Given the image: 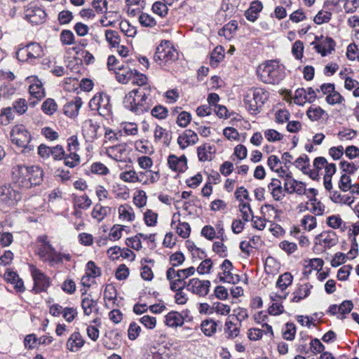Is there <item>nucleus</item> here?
<instances>
[{"instance_id": "1", "label": "nucleus", "mask_w": 359, "mask_h": 359, "mask_svg": "<svg viewBox=\"0 0 359 359\" xmlns=\"http://www.w3.org/2000/svg\"><path fill=\"white\" fill-rule=\"evenodd\" d=\"M284 66L280 65L276 60L267 61L263 65H260L257 69V74L260 80L269 84L278 83L285 77Z\"/></svg>"}, {"instance_id": "2", "label": "nucleus", "mask_w": 359, "mask_h": 359, "mask_svg": "<svg viewBox=\"0 0 359 359\" xmlns=\"http://www.w3.org/2000/svg\"><path fill=\"white\" fill-rule=\"evenodd\" d=\"M268 99V93L261 88H250L245 91L243 101L246 109L251 114L259 113L266 100Z\"/></svg>"}, {"instance_id": "3", "label": "nucleus", "mask_w": 359, "mask_h": 359, "mask_svg": "<svg viewBox=\"0 0 359 359\" xmlns=\"http://www.w3.org/2000/svg\"><path fill=\"white\" fill-rule=\"evenodd\" d=\"M178 57V53L169 41L163 40L157 46L154 55V60L159 65H165L175 62Z\"/></svg>"}, {"instance_id": "4", "label": "nucleus", "mask_w": 359, "mask_h": 359, "mask_svg": "<svg viewBox=\"0 0 359 359\" xmlns=\"http://www.w3.org/2000/svg\"><path fill=\"white\" fill-rule=\"evenodd\" d=\"M11 137L12 142L21 148L22 152L29 153L33 150L34 147L29 144L32 139L31 135L23 126H15L11 132Z\"/></svg>"}, {"instance_id": "5", "label": "nucleus", "mask_w": 359, "mask_h": 359, "mask_svg": "<svg viewBox=\"0 0 359 359\" xmlns=\"http://www.w3.org/2000/svg\"><path fill=\"white\" fill-rule=\"evenodd\" d=\"M89 107L93 111H97L103 117L109 116L111 114L109 97L103 93L95 95L90 100Z\"/></svg>"}, {"instance_id": "6", "label": "nucleus", "mask_w": 359, "mask_h": 359, "mask_svg": "<svg viewBox=\"0 0 359 359\" xmlns=\"http://www.w3.org/2000/svg\"><path fill=\"white\" fill-rule=\"evenodd\" d=\"M151 89L149 86L139 87L135 89V93H137V107H136V114H140L148 111L153 104V97L151 94Z\"/></svg>"}, {"instance_id": "7", "label": "nucleus", "mask_w": 359, "mask_h": 359, "mask_svg": "<svg viewBox=\"0 0 359 359\" xmlns=\"http://www.w3.org/2000/svg\"><path fill=\"white\" fill-rule=\"evenodd\" d=\"M29 269L34 280L32 292L35 294H39L41 292L46 291L50 286V278L34 265H30Z\"/></svg>"}, {"instance_id": "8", "label": "nucleus", "mask_w": 359, "mask_h": 359, "mask_svg": "<svg viewBox=\"0 0 359 359\" xmlns=\"http://www.w3.org/2000/svg\"><path fill=\"white\" fill-rule=\"evenodd\" d=\"M29 167L24 165H18L13 168V179L18 187L29 189L31 188V184L28 181L29 177Z\"/></svg>"}, {"instance_id": "9", "label": "nucleus", "mask_w": 359, "mask_h": 359, "mask_svg": "<svg viewBox=\"0 0 359 359\" xmlns=\"http://www.w3.org/2000/svg\"><path fill=\"white\" fill-rule=\"evenodd\" d=\"M210 285V280L191 278L187 285V290L199 297H205L209 292Z\"/></svg>"}, {"instance_id": "10", "label": "nucleus", "mask_w": 359, "mask_h": 359, "mask_svg": "<svg viewBox=\"0 0 359 359\" xmlns=\"http://www.w3.org/2000/svg\"><path fill=\"white\" fill-rule=\"evenodd\" d=\"M37 241L41 243L39 248V255L43 262H48L50 264V258L55 254V248L48 241L46 235L40 236Z\"/></svg>"}, {"instance_id": "11", "label": "nucleus", "mask_w": 359, "mask_h": 359, "mask_svg": "<svg viewBox=\"0 0 359 359\" xmlns=\"http://www.w3.org/2000/svg\"><path fill=\"white\" fill-rule=\"evenodd\" d=\"M100 129V124L92 119L85 121L83 123L82 132L86 141L92 142L96 140L99 137L98 130Z\"/></svg>"}, {"instance_id": "12", "label": "nucleus", "mask_w": 359, "mask_h": 359, "mask_svg": "<svg viewBox=\"0 0 359 359\" xmlns=\"http://www.w3.org/2000/svg\"><path fill=\"white\" fill-rule=\"evenodd\" d=\"M20 199L19 193L14 190L10 184L0 187V203L11 204Z\"/></svg>"}, {"instance_id": "13", "label": "nucleus", "mask_w": 359, "mask_h": 359, "mask_svg": "<svg viewBox=\"0 0 359 359\" xmlns=\"http://www.w3.org/2000/svg\"><path fill=\"white\" fill-rule=\"evenodd\" d=\"M311 44L314 45L316 52L320 53L323 57L331 54L336 45L334 41L329 36L325 37L320 43H316V41H313Z\"/></svg>"}, {"instance_id": "14", "label": "nucleus", "mask_w": 359, "mask_h": 359, "mask_svg": "<svg viewBox=\"0 0 359 359\" xmlns=\"http://www.w3.org/2000/svg\"><path fill=\"white\" fill-rule=\"evenodd\" d=\"M198 140L197 134L191 130H186L177 138V143L182 149H186L189 144H195Z\"/></svg>"}, {"instance_id": "15", "label": "nucleus", "mask_w": 359, "mask_h": 359, "mask_svg": "<svg viewBox=\"0 0 359 359\" xmlns=\"http://www.w3.org/2000/svg\"><path fill=\"white\" fill-rule=\"evenodd\" d=\"M316 241H318L320 244L324 243L326 248H331L338 243V236L337 233L333 231H327L322 232L315 238Z\"/></svg>"}, {"instance_id": "16", "label": "nucleus", "mask_w": 359, "mask_h": 359, "mask_svg": "<svg viewBox=\"0 0 359 359\" xmlns=\"http://www.w3.org/2000/svg\"><path fill=\"white\" fill-rule=\"evenodd\" d=\"M82 105L81 98L76 97L74 100L67 102L64 105V114L69 117H74L78 115L79 110Z\"/></svg>"}, {"instance_id": "17", "label": "nucleus", "mask_w": 359, "mask_h": 359, "mask_svg": "<svg viewBox=\"0 0 359 359\" xmlns=\"http://www.w3.org/2000/svg\"><path fill=\"white\" fill-rule=\"evenodd\" d=\"M46 17V12L39 7L28 9L27 11L26 18L29 19L32 23H41L45 20Z\"/></svg>"}, {"instance_id": "18", "label": "nucleus", "mask_w": 359, "mask_h": 359, "mask_svg": "<svg viewBox=\"0 0 359 359\" xmlns=\"http://www.w3.org/2000/svg\"><path fill=\"white\" fill-rule=\"evenodd\" d=\"M28 181L32 186L39 185L43 181V170L39 166H29Z\"/></svg>"}, {"instance_id": "19", "label": "nucleus", "mask_w": 359, "mask_h": 359, "mask_svg": "<svg viewBox=\"0 0 359 359\" xmlns=\"http://www.w3.org/2000/svg\"><path fill=\"white\" fill-rule=\"evenodd\" d=\"M263 6L261 1H254L250 4V8L245 11V17L249 21L255 22Z\"/></svg>"}, {"instance_id": "20", "label": "nucleus", "mask_w": 359, "mask_h": 359, "mask_svg": "<svg viewBox=\"0 0 359 359\" xmlns=\"http://www.w3.org/2000/svg\"><path fill=\"white\" fill-rule=\"evenodd\" d=\"M313 287L309 283L299 285L298 287L293 292V298L292 302H299L302 299L306 298L311 292V289Z\"/></svg>"}, {"instance_id": "21", "label": "nucleus", "mask_w": 359, "mask_h": 359, "mask_svg": "<svg viewBox=\"0 0 359 359\" xmlns=\"http://www.w3.org/2000/svg\"><path fill=\"white\" fill-rule=\"evenodd\" d=\"M215 152V147L208 144H204L197 149V154L200 161H211L212 155Z\"/></svg>"}, {"instance_id": "22", "label": "nucleus", "mask_w": 359, "mask_h": 359, "mask_svg": "<svg viewBox=\"0 0 359 359\" xmlns=\"http://www.w3.org/2000/svg\"><path fill=\"white\" fill-rule=\"evenodd\" d=\"M223 273L226 276V282L229 283L236 284L239 281V276L231 273L233 269L232 263L229 259H224L221 265Z\"/></svg>"}, {"instance_id": "23", "label": "nucleus", "mask_w": 359, "mask_h": 359, "mask_svg": "<svg viewBox=\"0 0 359 359\" xmlns=\"http://www.w3.org/2000/svg\"><path fill=\"white\" fill-rule=\"evenodd\" d=\"M166 325L172 327L182 326L184 324V318L177 311H170L165 316Z\"/></svg>"}, {"instance_id": "24", "label": "nucleus", "mask_w": 359, "mask_h": 359, "mask_svg": "<svg viewBox=\"0 0 359 359\" xmlns=\"http://www.w3.org/2000/svg\"><path fill=\"white\" fill-rule=\"evenodd\" d=\"M118 72H116V76L120 83H127L135 75V72L128 67L118 66L116 67Z\"/></svg>"}, {"instance_id": "25", "label": "nucleus", "mask_w": 359, "mask_h": 359, "mask_svg": "<svg viewBox=\"0 0 359 359\" xmlns=\"http://www.w3.org/2000/svg\"><path fill=\"white\" fill-rule=\"evenodd\" d=\"M137 100V93H135V89H134L126 95L123 104L126 109L136 113Z\"/></svg>"}, {"instance_id": "26", "label": "nucleus", "mask_w": 359, "mask_h": 359, "mask_svg": "<svg viewBox=\"0 0 359 359\" xmlns=\"http://www.w3.org/2000/svg\"><path fill=\"white\" fill-rule=\"evenodd\" d=\"M84 340L79 332H75L72 334L67 342V347L71 351H74V347L79 348L84 345Z\"/></svg>"}, {"instance_id": "27", "label": "nucleus", "mask_w": 359, "mask_h": 359, "mask_svg": "<svg viewBox=\"0 0 359 359\" xmlns=\"http://www.w3.org/2000/svg\"><path fill=\"white\" fill-rule=\"evenodd\" d=\"M168 164L169 168L175 172H182L186 170L185 163L180 162V158L174 154L168 156Z\"/></svg>"}, {"instance_id": "28", "label": "nucleus", "mask_w": 359, "mask_h": 359, "mask_svg": "<svg viewBox=\"0 0 359 359\" xmlns=\"http://www.w3.org/2000/svg\"><path fill=\"white\" fill-rule=\"evenodd\" d=\"M217 326V323L212 319L203 320L201 325L202 332L208 337L212 336L216 332Z\"/></svg>"}, {"instance_id": "29", "label": "nucleus", "mask_w": 359, "mask_h": 359, "mask_svg": "<svg viewBox=\"0 0 359 359\" xmlns=\"http://www.w3.org/2000/svg\"><path fill=\"white\" fill-rule=\"evenodd\" d=\"M69 262L72 259V255L69 253L60 252L55 250V254L50 258V266H54L57 264H62L63 260Z\"/></svg>"}, {"instance_id": "30", "label": "nucleus", "mask_w": 359, "mask_h": 359, "mask_svg": "<svg viewBox=\"0 0 359 359\" xmlns=\"http://www.w3.org/2000/svg\"><path fill=\"white\" fill-rule=\"evenodd\" d=\"M29 59H36L43 55V49L37 43H30L27 45Z\"/></svg>"}, {"instance_id": "31", "label": "nucleus", "mask_w": 359, "mask_h": 359, "mask_svg": "<svg viewBox=\"0 0 359 359\" xmlns=\"http://www.w3.org/2000/svg\"><path fill=\"white\" fill-rule=\"evenodd\" d=\"M293 276L289 272L280 275L276 282V287L282 291L285 290L292 283Z\"/></svg>"}, {"instance_id": "32", "label": "nucleus", "mask_w": 359, "mask_h": 359, "mask_svg": "<svg viewBox=\"0 0 359 359\" xmlns=\"http://www.w3.org/2000/svg\"><path fill=\"white\" fill-rule=\"evenodd\" d=\"M120 218L133 221L135 219V213L133 208L128 204L121 205L118 208Z\"/></svg>"}, {"instance_id": "33", "label": "nucleus", "mask_w": 359, "mask_h": 359, "mask_svg": "<svg viewBox=\"0 0 359 359\" xmlns=\"http://www.w3.org/2000/svg\"><path fill=\"white\" fill-rule=\"evenodd\" d=\"M29 93L33 97L36 98L37 100H41L45 97V91L42 86V83H33L29 86Z\"/></svg>"}, {"instance_id": "34", "label": "nucleus", "mask_w": 359, "mask_h": 359, "mask_svg": "<svg viewBox=\"0 0 359 359\" xmlns=\"http://www.w3.org/2000/svg\"><path fill=\"white\" fill-rule=\"evenodd\" d=\"M109 211L108 207H103L100 204H97L92 211V217L98 222H101L107 215Z\"/></svg>"}, {"instance_id": "35", "label": "nucleus", "mask_w": 359, "mask_h": 359, "mask_svg": "<svg viewBox=\"0 0 359 359\" xmlns=\"http://www.w3.org/2000/svg\"><path fill=\"white\" fill-rule=\"evenodd\" d=\"M224 331L228 334L229 338L233 339L239 334L240 326H237L232 321L227 319L225 323Z\"/></svg>"}, {"instance_id": "36", "label": "nucleus", "mask_w": 359, "mask_h": 359, "mask_svg": "<svg viewBox=\"0 0 359 359\" xmlns=\"http://www.w3.org/2000/svg\"><path fill=\"white\" fill-rule=\"evenodd\" d=\"M307 116L312 121H318L322 118L324 115H327L325 111L320 107L313 108L309 107L307 110Z\"/></svg>"}, {"instance_id": "37", "label": "nucleus", "mask_w": 359, "mask_h": 359, "mask_svg": "<svg viewBox=\"0 0 359 359\" xmlns=\"http://www.w3.org/2000/svg\"><path fill=\"white\" fill-rule=\"evenodd\" d=\"M154 138L156 141L164 138V144L168 146L171 142V136L166 132L165 129L157 126L154 131Z\"/></svg>"}, {"instance_id": "38", "label": "nucleus", "mask_w": 359, "mask_h": 359, "mask_svg": "<svg viewBox=\"0 0 359 359\" xmlns=\"http://www.w3.org/2000/svg\"><path fill=\"white\" fill-rule=\"evenodd\" d=\"M57 108L55 101L52 98L46 99L41 105V110L47 115L53 114Z\"/></svg>"}, {"instance_id": "39", "label": "nucleus", "mask_w": 359, "mask_h": 359, "mask_svg": "<svg viewBox=\"0 0 359 359\" xmlns=\"http://www.w3.org/2000/svg\"><path fill=\"white\" fill-rule=\"evenodd\" d=\"M339 165L343 172L346 175H353L359 168V161L353 163L341 161L339 163Z\"/></svg>"}, {"instance_id": "40", "label": "nucleus", "mask_w": 359, "mask_h": 359, "mask_svg": "<svg viewBox=\"0 0 359 359\" xmlns=\"http://www.w3.org/2000/svg\"><path fill=\"white\" fill-rule=\"evenodd\" d=\"M96 305L97 302L89 297L83 298L81 302V306L86 316H90Z\"/></svg>"}, {"instance_id": "41", "label": "nucleus", "mask_w": 359, "mask_h": 359, "mask_svg": "<svg viewBox=\"0 0 359 359\" xmlns=\"http://www.w3.org/2000/svg\"><path fill=\"white\" fill-rule=\"evenodd\" d=\"M296 334V326L293 323H287L285 325V328L283 330V337L288 341H292L294 339Z\"/></svg>"}, {"instance_id": "42", "label": "nucleus", "mask_w": 359, "mask_h": 359, "mask_svg": "<svg viewBox=\"0 0 359 359\" xmlns=\"http://www.w3.org/2000/svg\"><path fill=\"white\" fill-rule=\"evenodd\" d=\"M105 37L106 40L109 42V43L113 46H117L120 41V36L118 33L115 30L107 29L105 31Z\"/></svg>"}, {"instance_id": "43", "label": "nucleus", "mask_w": 359, "mask_h": 359, "mask_svg": "<svg viewBox=\"0 0 359 359\" xmlns=\"http://www.w3.org/2000/svg\"><path fill=\"white\" fill-rule=\"evenodd\" d=\"M64 164L69 168H74L80 163V157L75 153H69L65 156Z\"/></svg>"}, {"instance_id": "44", "label": "nucleus", "mask_w": 359, "mask_h": 359, "mask_svg": "<svg viewBox=\"0 0 359 359\" xmlns=\"http://www.w3.org/2000/svg\"><path fill=\"white\" fill-rule=\"evenodd\" d=\"M223 48L222 46L216 47L210 55V65L212 66L217 65L218 62L224 58Z\"/></svg>"}, {"instance_id": "45", "label": "nucleus", "mask_w": 359, "mask_h": 359, "mask_svg": "<svg viewBox=\"0 0 359 359\" xmlns=\"http://www.w3.org/2000/svg\"><path fill=\"white\" fill-rule=\"evenodd\" d=\"M212 311L216 312L218 314L226 316L231 311V307L221 302H214L212 306Z\"/></svg>"}, {"instance_id": "46", "label": "nucleus", "mask_w": 359, "mask_h": 359, "mask_svg": "<svg viewBox=\"0 0 359 359\" xmlns=\"http://www.w3.org/2000/svg\"><path fill=\"white\" fill-rule=\"evenodd\" d=\"M331 200L334 203H342L344 204L351 205L353 203V198L348 196H342L337 191H334L330 196Z\"/></svg>"}, {"instance_id": "47", "label": "nucleus", "mask_w": 359, "mask_h": 359, "mask_svg": "<svg viewBox=\"0 0 359 359\" xmlns=\"http://www.w3.org/2000/svg\"><path fill=\"white\" fill-rule=\"evenodd\" d=\"M86 276L95 278L101 275V270L99 267L96 266L93 261H89L86 264Z\"/></svg>"}, {"instance_id": "48", "label": "nucleus", "mask_w": 359, "mask_h": 359, "mask_svg": "<svg viewBox=\"0 0 359 359\" xmlns=\"http://www.w3.org/2000/svg\"><path fill=\"white\" fill-rule=\"evenodd\" d=\"M139 22L143 27H153L156 25L155 19L147 13H142L139 16Z\"/></svg>"}, {"instance_id": "49", "label": "nucleus", "mask_w": 359, "mask_h": 359, "mask_svg": "<svg viewBox=\"0 0 359 359\" xmlns=\"http://www.w3.org/2000/svg\"><path fill=\"white\" fill-rule=\"evenodd\" d=\"M177 234L183 238H187L191 233V226L187 222H179L177 226Z\"/></svg>"}, {"instance_id": "50", "label": "nucleus", "mask_w": 359, "mask_h": 359, "mask_svg": "<svg viewBox=\"0 0 359 359\" xmlns=\"http://www.w3.org/2000/svg\"><path fill=\"white\" fill-rule=\"evenodd\" d=\"M325 100L329 104L334 105L335 104H341L343 101H344V98L339 92L336 91L334 89L333 93H331L330 95H327Z\"/></svg>"}, {"instance_id": "51", "label": "nucleus", "mask_w": 359, "mask_h": 359, "mask_svg": "<svg viewBox=\"0 0 359 359\" xmlns=\"http://www.w3.org/2000/svg\"><path fill=\"white\" fill-rule=\"evenodd\" d=\"M357 135V131L353 129L346 128L337 133V137L340 141L351 140Z\"/></svg>"}, {"instance_id": "52", "label": "nucleus", "mask_w": 359, "mask_h": 359, "mask_svg": "<svg viewBox=\"0 0 359 359\" xmlns=\"http://www.w3.org/2000/svg\"><path fill=\"white\" fill-rule=\"evenodd\" d=\"M152 10L154 13L158 14L161 17H164L168 13L167 4L161 1L155 2L152 6Z\"/></svg>"}, {"instance_id": "53", "label": "nucleus", "mask_w": 359, "mask_h": 359, "mask_svg": "<svg viewBox=\"0 0 359 359\" xmlns=\"http://www.w3.org/2000/svg\"><path fill=\"white\" fill-rule=\"evenodd\" d=\"M339 187L342 191H347L351 189V179L349 175L344 173L341 176Z\"/></svg>"}, {"instance_id": "54", "label": "nucleus", "mask_w": 359, "mask_h": 359, "mask_svg": "<svg viewBox=\"0 0 359 359\" xmlns=\"http://www.w3.org/2000/svg\"><path fill=\"white\" fill-rule=\"evenodd\" d=\"M332 13L329 11H319L315 16L313 20L317 25L327 22L331 19Z\"/></svg>"}, {"instance_id": "55", "label": "nucleus", "mask_w": 359, "mask_h": 359, "mask_svg": "<svg viewBox=\"0 0 359 359\" xmlns=\"http://www.w3.org/2000/svg\"><path fill=\"white\" fill-rule=\"evenodd\" d=\"M60 41L65 45H72L74 43V35L70 30H63L60 34Z\"/></svg>"}, {"instance_id": "56", "label": "nucleus", "mask_w": 359, "mask_h": 359, "mask_svg": "<svg viewBox=\"0 0 359 359\" xmlns=\"http://www.w3.org/2000/svg\"><path fill=\"white\" fill-rule=\"evenodd\" d=\"M50 156L55 161H60L65 158L66 155L64 148L61 145L51 147Z\"/></svg>"}, {"instance_id": "57", "label": "nucleus", "mask_w": 359, "mask_h": 359, "mask_svg": "<svg viewBox=\"0 0 359 359\" xmlns=\"http://www.w3.org/2000/svg\"><path fill=\"white\" fill-rule=\"evenodd\" d=\"M92 6L95 12L105 13L107 11V0H93Z\"/></svg>"}, {"instance_id": "58", "label": "nucleus", "mask_w": 359, "mask_h": 359, "mask_svg": "<svg viewBox=\"0 0 359 359\" xmlns=\"http://www.w3.org/2000/svg\"><path fill=\"white\" fill-rule=\"evenodd\" d=\"M13 119V114L11 107H6L1 110L0 121L2 124L7 125Z\"/></svg>"}, {"instance_id": "59", "label": "nucleus", "mask_w": 359, "mask_h": 359, "mask_svg": "<svg viewBox=\"0 0 359 359\" xmlns=\"http://www.w3.org/2000/svg\"><path fill=\"white\" fill-rule=\"evenodd\" d=\"M191 119V114L184 111L179 114L177 119V123L179 126L185 128L190 123Z\"/></svg>"}, {"instance_id": "60", "label": "nucleus", "mask_w": 359, "mask_h": 359, "mask_svg": "<svg viewBox=\"0 0 359 359\" xmlns=\"http://www.w3.org/2000/svg\"><path fill=\"white\" fill-rule=\"evenodd\" d=\"M57 19L60 25H67L72 20L73 14L68 10H64L59 13Z\"/></svg>"}, {"instance_id": "61", "label": "nucleus", "mask_w": 359, "mask_h": 359, "mask_svg": "<svg viewBox=\"0 0 359 359\" xmlns=\"http://www.w3.org/2000/svg\"><path fill=\"white\" fill-rule=\"evenodd\" d=\"M168 109L162 105L156 106L151 109V115L158 119H163L168 116Z\"/></svg>"}, {"instance_id": "62", "label": "nucleus", "mask_w": 359, "mask_h": 359, "mask_svg": "<svg viewBox=\"0 0 359 359\" xmlns=\"http://www.w3.org/2000/svg\"><path fill=\"white\" fill-rule=\"evenodd\" d=\"M264 135L269 142L280 141L283 137L282 134L273 129L266 130L264 132Z\"/></svg>"}, {"instance_id": "63", "label": "nucleus", "mask_w": 359, "mask_h": 359, "mask_svg": "<svg viewBox=\"0 0 359 359\" xmlns=\"http://www.w3.org/2000/svg\"><path fill=\"white\" fill-rule=\"evenodd\" d=\"M184 260L185 257L182 252H176L170 256V262L173 267L182 264Z\"/></svg>"}, {"instance_id": "64", "label": "nucleus", "mask_w": 359, "mask_h": 359, "mask_svg": "<svg viewBox=\"0 0 359 359\" xmlns=\"http://www.w3.org/2000/svg\"><path fill=\"white\" fill-rule=\"evenodd\" d=\"M302 225L309 231H311L316 226V219L309 215H305L302 220Z\"/></svg>"}]
</instances>
